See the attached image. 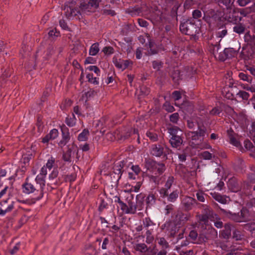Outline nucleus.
Listing matches in <instances>:
<instances>
[{"label":"nucleus","instance_id":"obj_22","mask_svg":"<svg viewBox=\"0 0 255 255\" xmlns=\"http://www.w3.org/2000/svg\"><path fill=\"white\" fill-rule=\"evenodd\" d=\"M227 133L230 138V143L237 147L239 146L240 145V143L234 136L233 130L232 129L228 130Z\"/></svg>","mask_w":255,"mask_h":255},{"label":"nucleus","instance_id":"obj_46","mask_svg":"<svg viewBox=\"0 0 255 255\" xmlns=\"http://www.w3.org/2000/svg\"><path fill=\"white\" fill-rule=\"evenodd\" d=\"M219 29L221 30L217 32V35L219 37L223 38L227 34V30L226 27L224 28L223 26L220 27Z\"/></svg>","mask_w":255,"mask_h":255},{"label":"nucleus","instance_id":"obj_52","mask_svg":"<svg viewBox=\"0 0 255 255\" xmlns=\"http://www.w3.org/2000/svg\"><path fill=\"white\" fill-rule=\"evenodd\" d=\"M170 121L173 123H177L179 120V114L175 113L171 115L169 117Z\"/></svg>","mask_w":255,"mask_h":255},{"label":"nucleus","instance_id":"obj_5","mask_svg":"<svg viewBox=\"0 0 255 255\" xmlns=\"http://www.w3.org/2000/svg\"><path fill=\"white\" fill-rule=\"evenodd\" d=\"M168 231V235L170 238H174L176 236L181 228L180 226L171 221L165 223L162 226V229H165Z\"/></svg>","mask_w":255,"mask_h":255},{"label":"nucleus","instance_id":"obj_40","mask_svg":"<svg viewBox=\"0 0 255 255\" xmlns=\"http://www.w3.org/2000/svg\"><path fill=\"white\" fill-rule=\"evenodd\" d=\"M206 128L203 126L198 125V130L197 131L198 134L201 138H203L206 132Z\"/></svg>","mask_w":255,"mask_h":255},{"label":"nucleus","instance_id":"obj_23","mask_svg":"<svg viewBox=\"0 0 255 255\" xmlns=\"http://www.w3.org/2000/svg\"><path fill=\"white\" fill-rule=\"evenodd\" d=\"M244 38L245 42L248 44L251 45H255V35H252L249 31L245 34Z\"/></svg>","mask_w":255,"mask_h":255},{"label":"nucleus","instance_id":"obj_31","mask_svg":"<svg viewBox=\"0 0 255 255\" xmlns=\"http://www.w3.org/2000/svg\"><path fill=\"white\" fill-rule=\"evenodd\" d=\"M89 134L88 129H84L83 131L79 135L78 139L79 141H85L88 138Z\"/></svg>","mask_w":255,"mask_h":255},{"label":"nucleus","instance_id":"obj_38","mask_svg":"<svg viewBox=\"0 0 255 255\" xmlns=\"http://www.w3.org/2000/svg\"><path fill=\"white\" fill-rule=\"evenodd\" d=\"M223 92L225 93V96L226 98L230 100H233L234 98V95L233 93V91H231L230 90H228V88H224V91Z\"/></svg>","mask_w":255,"mask_h":255},{"label":"nucleus","instance_id":"obj_16","mask_svg":"<svg viewBox=\"0 0 255 255\" xmlns=\"http://www.w3.org/2000/svg\"><path fill=\"white\" fill-rule=\"evenodd\" d=\"M180 71L177 68H174L171 73V77L175 84H179V81L181 79Z\"/></svg>","mask_w":255,"mask_h":255},{"label":"nucleus","instance_id":"obj_41","mask_svg":"<svg viewBox=\"0 0 255 255\" xmlns=\"http://www.w3.org/2000/svg\"><path fill=\"white\" fill-rule=\"evenodd\" d=\"M79 7L82 10H86L87 9H91L90 4L89 1H81L80 2Z\"/></svg>","mask_w":255,"mask_h":255},{"label":"nucleus","instance_id":"obj_2","mask_svg":"<svg viewBox=\"0 0 255 255\" xmlns=\"http://www.w3.org/2000/svg\"><path fill=\"white\" fill-rule=\"evenodd\" d=\"M240 48V46H239L238 49L229 47L222 50L219 44H216L213 46L212 53L216 59L223 62L227 59H230L235 57L238 54Z\"/></svg>","mask_w":255,"mask_h":255},{"label":"nucleus","instance_id":"obj_27","mask_svg":"<svg viewBox=\"0 0 255 255\" xmlns=\"http://www.w3.org/2000/svg\"><path fill=\"white\" fill-rule=\"evenodd\" d=\"M1 205L2 207L4 209H5L4 208V206H5V208L9 206V207H10L9 212H10L14 208V202L11 200H9V199L2 201L1 202Z\"/></svg>","mask_w":255,"mask_h":255},{"label":"nucleus","instance_id":"obj_1","mask_svg":"<svg viewBox=\"0 0 255 255\" xmlns=\"http://www.w3.org/2000/svg\"><path fill=\"white\" fill-rule=\"evenodd\" d=\"M221 212L227 217L236 222H242L248 220L247 214L248 210L247 209L243 208L241 211V215L239 212L236 208L230 205H227L222 207H219Z\"/></svg>","mask_w":255,"mask_h":255},{"label":"nucleus","instance_id":"obj_28","mask_svg":"<svg viewBox=\"0 0 255 255\" xmlns=\"http://www.w3.org/2000/svg\"><path fill=\"white\" fill-rule=\"evenodd\" d=\"M200 207L202 208L203 210V213L205 215L208 216L210 217L213 216V211L212 209L207 205H200Z\"/></svg>","mask_w":255,"mask_h":255},{"label":"nucleus","instance_id":"obj_7","mask_svg":"<svg viewBox=\"0 0 255 255\" xmlns=\"http://www.w3.org/2000/svg\"><path fill=\"white\" fill-rule=\"evenodd\" d=\"M181 204L184 210L188 211L197 205V202L194 198L186 196L182 200Z\"/></svg>","mask_w":255,"mask_h":255},{"label":"nucleus","instance_id":"obj_10","mask_svg":"<svg viewBox=\"0 0 255 255\" xmlns=\"http://www.w3.org/2000/svg\"><path fill=\"white\" fill-rule=\"evenodd\" d=\"M68 150L66 151H63L62 155V159L66 162H71V153L72 151L75 152L77 150V146L74 143L69 144L68 146Z\"/></svg>","mask_w":255,"mask_h":255},{"label":"nucleus","instance_id":"obj_9","mask_svg":"<svg viewBox=\"0 0 255 255\" xmlns=\"http://www.w3.org/2000/svg\"><path fill=\"white\" fill-rule=\"evenodd\" d=\"M174 177L173 176H169L166 182L164 187H162L159 190V193L160 197L164 199L167 195V191H169L170 189L172 183L174 182Z\"/></svg>","mask_w":255,"mask_h":255},{"label":"nucleus","instance_id":"obj_33","mask_svg":"<svg viewBox=\"0 0 255 255\" xmlns=\"http://www.w3.org/2000/svg\"><path fill=\"white\" fill-rule=\"evenodd\" d=\"M189 135H190V138L192 140H199V143H201L203 141L204 138H202L201 139V137L199 136L197 131H191L189 133Z\"/></svg>","mask_w":255,"mask_h":255},{"label":"nucleus","instance_id":"obj_34","mask_svg":"<svg viewBox=\"0 0 255 255\" xmlns=\"http://www.w3.org/2000/svg\"><path fill=\"white\" fill-rule=\"evenodd\" d=\"M245 29V26L241 23L236 24L233 28L234 31L238 34L244 32Z\"/></svg>","mask_w":255,"mask_h":255},{"label":"nucleus","instance_id":"obj_64","mask_svg":"<svg viewBox=\"0 0 255 255\" xmlns=\"http://www.w3.org/2000/svg\"><path fill=\"white\" fill-rule=\"evenodd\" d=\"M172 96L175 101L179 100L181 98V95L179 91H175L172 93Z\"/></svg>","mask_w":255,"mask_h":255},{"label":"nucleus","instance_id":"obj_55","mask_svg":"<svg viewBox=\"0 0 255 255\" xmlns=\"http://www.w3.org/2000/svg\"><path fill=\"white\" fill-rule=\"evenodd\" d=\"M114 63L115 64V66L123 70V62L122 59H118L117 58H114L113 59Z\"/></svg>","mask_w":255,"mask_h":255},{"label":"nucleus","instance_id":"obj_60","mask_svg":"<svg viewBox=\"0 0 255 255\" xmlns=\"http://www.w3.org/2000/svg\"><path fill=\"white\" fill-rule=\"evenodd\" d=\"M192 16L193 18L197 19L202 16V13L200 10L196 9L194 10L192 12Z\"/></svg>","mask_w":255,"mask_h":255},{"label":"nucleus","instance_id":"obj_24","mask_svg":"<svg viewBox=\"0 0 255 255\" xmlns=\"http://www.w3.org/2000/svg\"><path fill=\"white\" fill-rule=\"evenodd\" d=\"M146 208L150 207L154 205L156 202L155 196L153 194H150L145 199Z\"/></svg>","mask_w":255,"mask_h":255},{"label":"nucleus","instance_id":"obj_14","mask_svg":"<svg viewBox=\"0 0 255 255\" xmlns=\"http://www.w3.org/2000/svg\"><path fill=\"white\" fill-rule=\"evenodd\" d=\"M58 135V131L57 129L54 128L52 129L50 133L46 135L43 138L42 142L43 143H47L49 140L54 139Z\"/></svg>","mask_w":255,"mask_h":255},{"label":"nucleus","instance_id":"obj_50","mask_svg":"<svg viewBox=\"0 0 255 255\" xmlns=\"http://www.w3.org/2000/svg\"><path fill=\"white\" fill-rule=\"evenodd\" d=\"M237 95H239L243 100H247L249 97V94L245 91L240 90L237 93Z\"/></svg>","mask_w":255,"mask_h":255},{"label":"nucleus","instance_id":"obj_62","mask_svg":"<svg viewBox=\"0 0 255 255\" xmlns=\"http://www.w3.org/2000/svg\"><path fill=\"white\" fill-rule=\"evenodd\" d=\"M103 14L105 15H111V16H115L116 14V12L112 9H104L103 10Z\"/></svg>","mask_w":255,"mask_h":255},{"label":"nucleus","instance_id":"obj_21","mask_svg":"<svg viewBox=\"0 0 255 255\" xmlns=\"http://www.w3.org/2000/svg\"><path fill=\"white\" fill-rule=\"evenodd\" d=\"M178 197V192L177 190L173 191L169 194V191H167V195L165 198H167V201L170 202H175Z\"/></svg>","mask_w":255,"mask_h":255},{"label":"nucleus","instance_id":"obj_8","mask_svg":"<svg viewBox=\"0 0 255 255\" xmlns=\"http://www.w3.org/2000/svg\"><path fill=\"white\" fill-rule=\"evenodd\" d=\"M134 196L132 194H129L126 199L127 205L128 207V212L129 214H134L136 213V209L138 208L137 201L135 202L133 200Z\"/></svg>","mask_w":255,"mask_h":255},{"label":"nucleus","instance_id":"obj_51","mask_svg":"<svg viewBox=\"0 0 255 255\" xmlns=\"http://www.w3.org/2000/svg\"><path fill=\"white\" fill-rule=\"evenodd\" d=\"M247 48L243 47L242 52H241V56L242 58L244 59L249 58L250 56H252V53H246Z\"/></svg>","mask_w":255,"mask_h":255},{"label":"nucleus","instance_id":"obj_58","mask_svg":"<svg viewBox=\"0 0 255 255\" xmlns=\"http://www.w3.org/2000/svg\"><path fill=\"white\" fill-rule=\"evenodd\" d=\"M158 243L160 245L162 246V247L166 249L169 247V245L168 242L164 238H161L159 239L158 241Z\"/></svg>","mask_w":255,"mask_h":255},{"label":"nucleus","instance_id":"obj_6","mask_svg":"<svg viewBox=\"0 0 255 255\" xmlns=\"http://www.w3.org/2000/svg\"><path fill=\"white\" fill-rule=\"evenodd\" d=\"M172 222L180 226L185 224L189 219V215L182 213L180 211H178L175 213L174 217Z\"/></svg>","mask_w":255,"mask_h":255},{"label":"nucleus","instance_id":"obj_48","mask_svg":"<svg viewBox=\"0 0 255 255\" xmlns=\"http://www.w3.org/2000/svg\"><path fill=\"white\" fill-rule=\"evenodd\" d=\"M157 172L159 175H161L165 170V164L163 163H158L157 165Z\"/></svg>","mask_w":255,"mask_h":255},{"label":"nucleus","instance_id":"obj_19","mask_svg":"<svg viewBox=\"0 0 255 255\" xmlns=\"http://www.w3.org/2000/svg\"><path fill=\"white\" fill-rule=\"evenodd\" d=\"M210 195L213 198H214L216 201H218V202L223 204H226L227 203V197L224 196H222L216 192L211 193Z\"/></svg>","mask_w":255,"mask_h":255},{"label":"nucleus","instance_id":"obj_26","mask_svg":"<svg viewBox=\"0 0 255 255\" xmlns=\"http://www.w3.org/2000/svg\"><path fill=\"white\" fill-rule=\"evenodd\" d=\"M62 131V139L69 141L70 138L69 129L65 126L61 127Z\"/></svg>","mask_w":255,"mask_h":255},{"label":"nucleus","instance_id":"obj_53","mask_svg":"<svg viewBox=\"0 0 255 255\" xmlns=\"http://www.w3.org/2000/svg\"><path fill=\"white\" fill-rule=\"evenodd\" d=\"M73 118H66L65 122L69 127H73L75 125V117L74 115H73Z\"/></svg>","mask_w":255,"mask_h":255},{"label":"nucleus","instance_id":"obj_44","mask_svg":"<svg viewBox=\"0 0 255 255\" xmlns=\"http://www.w3.org/2000/svg\"><path fill=\"white\" fill-rule=\"evenodd\" d=\"M150 92L149 89L144 86L140 87V94L139 96L148 95Z\"/></svg>","mask_w":255,"mask_h":255},{"label":"nucleus","instance_id":"obj_3","mask_svg":"<svg viewBox=\"0 0 255 255\" xmlns=\"http://www.w3.org/2000/svg\"><path fill=\"white\" fill-rule=\"evenodd\" d=\"M180 31L185 35L195 37L200 30L199 27L195 23L192 18L181 21L179 27Z\"/></svg>","mask_w":255,"mask_h":255},{"label":"nucleus","instance_id":"obj_18","mask_svg":"<svg viewBox=\"0 0 255 255\" xmlns=\"http://www.w3.org/2000/svg\"><path fill=\"white\" fill-rule=\"evenodd\" d=\"M232 225L230 224H226L224 226V230L222 232V237L225 239H228L231 236Z\"/></svg>","mask_w":255,"mask_h":255},{"label":"nucleus","instance_id":"obj_20","mask_svg":"<svg viewBox=\"0 0 255 255\" xmlns=\"http://www.w3.org/2000/svg\"><path fill=\"white\" fill-rule=\"evenodd\" d=\"M218 5L222 7L226 8L227 10H231L233 6V2L231 0H218Z\"/></svg>","mask_w":255,"mask_h":255},{"label":"nucleus","instance_id":"obj_63","mask_svg":"<svg viewBox=\"0 0 255 255\" xmlns=\"http://www.w3.org/2000/svg\"><path fill=\"white\" fill-rule=\"evenodd\" d=\"M193 4V0H185L184 3V7L185 9H189Z\"/></svg>","mask_w":255,"mask_h":255},{"label":"nucleus","instance_id":"obj_36","mask_svg":"<svg viewBox=\"0 0 255 255\" xmlns=\"http://www.w3.org/2000/svg\"><path fill=\"white\" fill-rule=\"evenodd\" d=\"M134 248L136 251L142 253H145L148 250L147 246L145 244H137Z\"/></svg>","mask_w":255,"mask_h":255},{"label":"nucleus","instance_id":"obj_42","mask_svg":"<svg viewBox=\"0 0 255 255\" xmlns=\"http://www.w3.org/2000/svg\"><path fill=\"white\" fill-rule=\"evenodd\" d=\"M113 172L114 174L118 175H120V176L118 177L119 179L120 178L122 172V167L121 166V165H117V164H115L113 166Z\"/></svg>","mask_w":255,"mask_h":255},{"label":"nucleus","instance_id":"obj_30","mask_svg":"<svg viewBox=\"0 0 255 255\" xmlns=\"http://www.w3.org/2000/svg\"><path fill=\"white\" fill-rule=\"evenodd\" d=\"M244 238V235L238 229H235L233 233V238L236 241H241Z\"/></svg>","mask_w":255,"mask_h":255},{"label":"nucleus","instance_id":"obj_25","mask_svg":"<svg viewBox=\"0 0 255 255\" xmlns=\"http://www.w3.org/2000/svg\"><path fill=\"white\" fill-rule=\"evenodd\" d=\"M248 72V71L246 70L244 71L243 72L239 73V77L241 79L251 83L252 81V77L251 76L249 75Z\"/></svg>","mask_w":255,"mask_h":255},{"label":"nucleus","instance_id":"obj_29","mask_svg":"<svg viewBox=\"0 0 255 255\" xmlns=\"http://www.w3.org/2000/svg\"><path fill=\"white\" fill-rule=\"evenodd\" d=\"M99 51V44L98 43H95L90 47L89 54L91 55L94 56L96 55Z\"/></svg>","mask_w":255,"mask_h":255},{"label":"nucleus","instance_id":"obj_57","mask_svg":"<svg viewBox=\"0 0 255 255\" xmlns=\"http://www.w3.org/2000/svg\"><path fill=\"white\" fill-rule=\"evenodd\" d=\"M32 154L31 153L28 154H24L22 156V160L24 164L28 163L30 160L32 158Z\"/></svg>","mask_w":255,"mask_h":255},{"label":"nucleus","instance_id":"obj_15","mask_svg":"<svg viewBox=\"0 0 255 255\" xmlns=\"http://www.w3.org/2000/svg\"><path fill=\"white\" fill-rule=\"evenodd\" d=\"M35 182L38 184H39V187L40 189V195L36 198L37 200H39L40 198H42L43 196V187L45 186V180H44V176H41V175H39L37 176V177L35 178Z\"/></svg>","mask_w":255,"mask_h":255},{"label":"nucleus","instance_id":"obj_47","mask_svg":"<svg viewBox=\"0 0 255 255\" xmlns=\"http://www.w3.org/2000/svg\"><path fill=\"white\" fill-rule=\"evenodd\" d=\"M163 63L160 61H153L152 62V66L154 69L158 71L162 67Z\"/></svg>","mask_w":255,"mask_h":255},{"label":"nucleus","instance_id":"obj_56","mask_svg":"<svg viewBox=\"0 0 255 255\" xmlns=\"http://www.w3.org/2000/svg\"><path fill=\"white\" fill-rule=\"evenodd\" d=\"M146 135L150 139V140L155 141L158 139V136L156 133L151 132H147Z\"/></svg>","mask_w":255,"mask_h":255},{"label":"nucleus","instance_id":"obj_37","mask_svg":"<svg viewBox=\"0 0 255 255\" xmlns=\"http://www.w3.org/2000/svg\"><path fill=\"white\" fill-rule=\"evenodd\" d=\"M157 164L158 163L150 159L146 160L145 162V165L148 169L150 168H156Z\"/></svg>","mask_w":255,"mask_h":255},{"label":"nucleus","instance_id":"obj_11","mask_svg":"<svg viewBox=\"0 0 255 255\" xmlns=\"http://www.w3.org/2000/svg\"><path fill=\"white\" fill-rule=\"evenodd\" d=\"M229 189L233 192H237L241 190V186L237 179L234 177L230 178L228 182Z\"/></svg>","mask_w":255,"mask_h":255},{"label":"nucleus","instance_id":"obj_4","mask_svg":"<svg viewBox=\"0 0 255 255\" xmlns=\"http://www.w3.org/2000/svg\"><path fill=\"white\" fill-rule=\"evenodd\" d=\"M169 133L172 135L169 141L173 147L180 146L183 141V132L176 126L168 128Z\"/></svg>","mask_w":255,"mask_h":255},{"label":"nucleus","instance_id":"obj_13","mask_svg":"<svg viewBox=\"0 0 255 255\" xmlns=\"http://www.w3.org/2000/svg\"><path fill=\"white\" fill-rule=\"evenodd\" d=\"M22 188L23 192L26 194L33 192L36 190V187L29 182L28 178H26L25 182L22 185Z\"/></svg>","mask_w":255,"mask_h":255},{"label":"nucleus","instance_id":"obj_45","mask_svg":"<svg viewBox=\"0 0 255 255\" xmlns=\"http://www.w3.org/2000/svg\"><path fill=\"white\" fill-rule=\"evenodd\" d=\"M97 94V92L93 90L90 89L89 91L85 93V95L86 97V102L91 98L94 97Z\"/></svg>","mask_w":255,"mask_h":255},{"label":"nucleus","instance_id":"obj_32","mask_svg":"<svg viewBox=\"0 0 255 255\" xmlns=\"http://www.w3.org/2000/svg\"><path fill=\"white\" fill-rule=\"evenodd\" d=\"M148 43L149 48V50L148 51L149 54L153 55L157 54L158 52V50L154 47L155 45L154 42L150 40Z\"/></svg>","mask_w":255,"mask_h":255},{"label":"nucleus","instance_id":"obj_39","mask_svg":"<svg viewBox=\"0 0 255 255\" xmlns=\"http://www.w3.org/2000/svg\"><path fill=\"white\" fill-rule=\"evenodd\" d=\"M56 47L53 46H49L46 50V56L44 57L46 60H48L49 57L53 55L55 51Z\"/></svg>","mask_w":255,"mask_h":255},{"label":"nucleus","instance_id":"obj_17","mask_svg":"<svg viewBox=\"0 0 255 255\" xmlns=\"http://www.w3.org/2000/svg\"><path fill=\"white\" fill-rule=\"evenodd\" d=\"M163 147L160 145H155L152 148L151 153L152 155L160 157L163 154Z\"/></svg>","mask_w":255,"mask_h":255},{"label":"nucleus","instance_id":"obj_49","mask_svg":"<svg viewBox=\"0 0 255 255\" xmlns=\"http://www.w3.org/2000/svg\"><path fill=\"white\" fill-rule=\"evenodd\" d=\"M198 235L197 232L195 230H192L190 232L189 237L192 240L193 243H194V242L197 240Z\"/></svg>","mask_w":255,"mask_h":255},{"label":"nucleus","instance_id":"obj_12","mask_svg":"<svg viewBox=\"0 0 255 255\" xmlns=\"http://www.w3.org/2000/svg\"><path fill=\"white\" fill-rule=\"evenodd\" d=\"M64 10H65V16L69 19L75 17L80 13V11L75 7H68V5H65Z\"/></svg>","mask_w":255,"mask_h":255},{"label":"nucleus","instance_id":"obj_43","mask_svg":"<svg viewBox=\"0 0 255 255\" xmlns=\"http://www.w3.org/2000/svg\"><path fill=\"white\" fill-rule=\"evenodd\" d=\"M163 108L167 112L171 113L175 111L174 107L170 105V104L167 102H165L163 105Z\"/></svg>","mask_w":255,"mask_h":255},{"label":"nucleus","instance_id":"obj_59","mask_svg":"<svg viewBox=\"0 0 255 255\" xmlns=\"http://www.w3.org/2000/svg\"><path fill=\"white\" fill-rule=\"evenodd\" d=\"M248 180L250 183H255V173H249L248 174Z\"/></svg>","mask_w":255,"mask_h":255},{"label":"nucleus","instance_id":"obj_35","mask_svg":"<svg viewBox=\"0 0 255 255\" xmlns=\"http://www.w3.org/2000/svg\"><path fill=\"white\" fill-rule=\"evenodd\" d=\"M207 240L208 238L206 236H205L203 234H200L199 235H198L197 240L195 241V242H194V243L197 244H201L202 243H205Z\"/></svg>","mask_w":255,"mask_h":255},{"label":"nucleus","instance_id":"obj_61","mask_svg":"<svg viewBox=\"0 0 255 255\" xmlns=\"http://www.w3.org/2000/svg\"><path fill=\"white\" fill-rule=\"evenodd\" d=\"M237 2L241 6H245L251 2V0H237Z\"/></svg>","mask_w":255,"mask_h":255},{"label":"nucleus","instance_id":"obj_54","mask_svg":"<svg viewBox=\"0 0 255 255\" xmlns=\"http://www.w3.org/2000/svg\"><path fill=\"white\" fill-rule=\"evenodd\" d=\"M201 155L203 158L205 160H210L212 158V154L207 151H205L201 153Z\"/></svg>","mask_w":255,"mask_h":255}]
</instances>
